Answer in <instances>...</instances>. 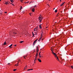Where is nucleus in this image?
I'll use <instances>...</instances> for the list:
<instances>
[{
	"label": "nucleus",
	"instance_id": "nucleus-1",
	"mask_svg": "<svg viewBox=\"0 0 73 73\" xmlns=\"http://www.w3.org/2000/svg\"><path fill=\"white\" fill-rule=\"evenodd\" d=\"M51 51H52V53L53 54V55H54V56H55V57H56L57 56V55H56V53H54V52H53V50H52V49H51Z\"/></svg>",
	"mask_w": 73,
	"mask_h": 73
},
{
	"label": "nucleus",
	"instance_id": "nucleus-2",
	"mask_svg": "<svg viewBox=\"0 0 73 73\" xmlns=\"http://www.w3.org/2000/svg\"><path fill=\"white\" fill-rule=\"evenodd\" d=\"M38 39H37L36 40H35L34 42L33 43V46H35V44H36V42L37 41Z\"/></svg>",
	"mask_w": 73,
	"mask_h": 73
},
{
	"label": "nucleus",
	"instance_id": "nucleus-3",
	"mask_svg": "<svg viewBox=\"0 0 73 73\" xmlns=\"http://www.w3.org/2000/svg\"><path fill=\"white\" fill-rule=\"evenodd\" d=\"M36 51L37 52H38L39 51V49L38 46H36Z\"/></svg>",
	"mask_w": 73,
	"mask_h": 73
},
{
	"label": "nucleus",
	"instance_id": "nucleus-4",
	"mask_svg": "<svg viewBox=\"0 0 73 73\" xmlns=\"http://www.w3.org/2000/svg\"><path fill=\"white\" fill-rule=\"evenodd\" d=\"M36 51L37 52H38L39 51V49L38 46H36Z\"/></svg>",
	"mask_w": 73,
	"mask_h": 73
},
{
	"label": "nucleus",
	"instance_id": "nucleus-5",
	"mask_svg": "<svg viewBox=\"0 0 73 73\" xmlns=\"http://www.w3.org/2000/svg\"><path fill=\"white\" fill-rule=\"evenodd\" d=\"M10 3V2L8 1L7 2H6L4 3L5 4H6V5H8Z\"/></svg>",
	"mask_w": 73,
	"mask_h": 73
},
{
	"label": "nucleus",
	"instance_id": "nucleus-6",
	"mask_svg": "<svg viewBox=\"0 0 73 73\" xmlns=\"http://www.w3.org/2000/svg\"><path fill=\"white\" fill-rule=\"evenodd\" d=\"M38 61L39 62H41V60H40V59H39V58H38Z\"/></svg>",
	"mask_w": 73,
	"mask_h": 73
},
{
	"label": "nucleus",
	"instance_id": "nucleus-7",
	"mask_svg": "<svg viewBox=\"0 0 73 73\" xmlns=\"http://www.w3.org/2000/svg\"><path fill=\"white\" fill-rule=\"evenodd\" d=\"M32 11L33 12H35V9L34 8L33 9H32Z\"/></svg>",
	"mask_w": 73,
	"mask_h": 73
},
{
	"label": "nucleus",
	"instance_id": "nucleus-8",
	"mask_svg": "<svg viewBox=\"0 0 73 73\" xmlns=\"http://www.w3.org/2000/svg\"><path fill=\"white\" fill-rule=\"evenodd\" d=\"M56 57V59L58 60H59V59L58 56H56V57Z\"/></svg>",
	"mask_w": 73,
	"mask_h": 73
},
{
	"label": "nucleus",
	"instance_id": "nucleus-9",
	"mask_svg": "<svg viewBox=\"0 0 73 73\" xmlns=\"http://www.w3.org/2000/svg\"><path fill=\"white\" fill-rule=\"evenodd\" d=\"M42 34H41V38H40L39 39V40H41V38H42Z\"/></svg>",
	"mask_w": 73,
	"mask_h": 73
},
{
	"label": "nucleus",
	"instance_id": "nucleus-10",
	"mask_svg": "<svg viewBox=\"0 0 73 73\" xmlns=\"http://www.w3.org/2000/svg\"><path fill=\"white\" fill-rule=\"evenodd\" d=\"M35 29L36 31H37V32H38V29L35 28Z\"/></svg>",
	"mask_w": 73,
	"mask_h": 73
},
{
	"label": "nucleus",
	"instance_id": "nucleus-11",
	"mask_svg": "<svg viewBox=\"0 0 73 73\" xmlns=\"http://www.w3.org/2000/svg\"><path fill=\"white\" fill-rule=\"evenodd\" d=\"M37 58H36V57H35V59L34 61H35L37 60Z\"/></svg>",
	"mask_w": 73,
	"mask_h": 73
},
{
	"label": "nucleus",
	"instance_id": "nucleus-12",
	"mask_svg": "<svg viewBox=\"0 0 73 73\" xmlns=\"http://www.w3.org/2000/svg\"><path fill=\"white\" fill-rule=\"evenodd\" d=\"M39 28L40 29L42 28V27H41V25H39Z\"/></svg>",
	"mask_w": 73,
	"mask_h": 73
},
{
	"label": "nucleus",
	"instance_id": "nucleus-13",
	"mask_svg": "<svg viewBox=\"0 0 73 73\" xmlns=\"http://www.w3.org/2000/svg\"><path fill=\"white\" fill-rule=\"evenodd\" d=\"M27 68V66H25V68H24V69L25 70Z\"/></svg>",
	"mask_w": 73,
	"mask_h": 73
},
{
	"label": "nucleus",
	"instance_id": "nucleus-14",
	"mask_svg": "<svg viewBox=\"0 0 73 73\" xmlns=\"http://www.w3.org/2000/svg\"><path fill=\"white\" fill-rule=\"evenodd\" d=\"M6 44H7L6 43V42H4V44H3V45H6Z\"/></svg>",
	"mask_w": 73,
	"mask_h": 73
},
{
	"label": "nucleus",
	"instance_id": "nucleus-15",
	"mask_svg": "<svg viewBox=\"0 0 73 73\" xmlns=\"http://www.w3.org/2000/svg\"><path fill=\"white\" fill-rule=\"evenodd\" d=\"M24 42L23 41H20L19 42L21 43H22L23 42Z\"/></svg>",
	"mask_w": 73,
	"mask_h": 73
},
{
	"label": "nucleus",
	"instance_id": "nucleus-16",
	"mask_svg": "<svg viewBox=\"0 0 73 73\" xmlns=\"http://www.w3.org/2000/svg\"><path fill=\"white\" fill-rule=\"evenodd\" d=\"M57 9H56L55 10V13H56L57 12Z\"/></svg>",
	"mask_w": 73,
	"mask_h": 73
},
{
	"label": "nucleus",
	"instance_id": "nucleus-17",
	"mask_svg": "<svg viewBox=\"0 0 73 73\" xmlns=\"http://www.w3.org/2000/svg\"><path fill=\"white\" fill-rule=\"evenodd\" d=\"M10 1L12 2V3H13L14 2V1L13 0H11Z\"/></svg>",
	"mask_w": 73,
	"mask_h": 73
},
{
	"label": "nucleus",
	"instance_id": "nucleus-18",
	"mask_svg": "<svg viewBox=\"0 0 73 73\" xmlns=\"http://www.w3.org/2000/svg\"><path fill=\"white\" fill-rule=\"evenodd\" d=\"M39 20H40V22H41V21H42V20L41 19H39Z\"/></svg>",
	"mask_w": 73,
	"mask_h": 73
},
{
	"label": "nucleus",
	"instance_id": "nucleus-19",
	"mask_svg": "<svg viewBox=\"0 0 73 73\" xmlns=\"http://www.w3.org/2000/svg\"><path fill=\"white\" fill-rule=\"evenodd\" d=\"M65 3V2H64V3H62V4H61L62 5V6L64 4V3Z\"/></svg>",
	"mask_w": 73,
	"mask_h": 73
},
{
	"label": "nucleus",
	"instance_id": "nucleus-20",
	"mask_svg": "<svg viewBox=\"0 0 73 73\" xmlns=\"http://www.w3.org/2000/svg\"><path fill=\"white\" fill-rule=\"evenodd\" d=\"M38 55V52H37L35 56H37Z\"/></svg>",
	"mask_w": 73,
	"mask_h": 73
},
{
	"label": "nucleus",
	"instance_id": "nucleus-21",
	"mask_svg": "<svg viewBox=\"0 0 73 73\" xmlns=\"http://www.w3.org/2000/svg\"><path fill=\"white\" fill-rule=\"evenodd\" d=\"M22 9V6H21V8H20V10H21V9Z\"/></svg>",
	"mask_w": 73,
	"mask_h": 73
},
{
	"label": "nucleus",
	"instance_id": "nucleus-22",
	"mask_svg": "<svg viewBox=\"0 0 73 73\" xmlns=\"http://www.w3.org/2000/svg\"><path fill=\"white\" fill-rule=\"evenodd\" d=\"M12 46V44H11L10 46H9V47H11Z\"/></svg>",
	"mask_w": 73,
	"mask_h": 73
},
{
	"label": "nucleus",
	"instance_id": "nucleus-23",
	"mask_svg": "<svg viewBox=\"0 0 73 73\" xmlns=\"http://www.w3.org/2000/svg\"><path fill=\"white\" fill-rule=\"evenodd\" d=\"M32 35H34L35 34H34L33 33V32H32Z\"/></svg>",
	"mask_w": 73,
	"mask_h": 73
},
{
	"label": "nucleus",
	"instance_id": "nucleus-24",
	"mask_svg": "<svg viewBox=\"0 0 73 73\" xmlns=\"http://www.w3.org/2000/svg\"><path fill=\"white\" fill-rule=\"evenodd\" d=\"M17 70V69H14L13 70L14 71H15Z\"/></svg>",
	"mask_w": 73,
	"mask_h": 73
},
{
	"label": "nucleus",
	"instance_id": "nucleus-25",
	"mask_svg": "<svg viewBox=\"0 0 73 73\" xmlns=\"http://www.w3.org/2000/svg\"><path fill=\"white\" fill-rule=\"evenodd\" d=\"M39 56V58H41V55H40Z\"/></svg>",
	"mask_w": 73,
	"mask_h": 73
},
{
	"label": "nucleus",
	"instance_id": "nucleus-26",
	"mask_svg": "<svg viewBox=\"0 0 73 73\" xmlns=\"http://www.w3.org/2000/svg\"><path fill=\"white\" fill-rule=\"evenodd\" d=\"M20 0V1H21V2H22L24 0Z\"/></svg>",
	"mask_w": 73,
	"mask_h": 73
},
{
	"label": "nucleus",
	"instance_id": "nucleus-27",
	"mask_svg": "<svg viewBox=\"0 0 73 73\" xmlns=\"http://www.w3.org/2000/svg\"><path fill=\"white\" fill-rule=\"evenodd\" d=\"M41 17H40V16H39L38 19H41Z\"/></svg>",
	"mask_w": 73,
	"mask_h": 73
},
{
	"label": "nucleus",
	"instance_id": "nucleus-28",
	"mask_svg": "<svg viewBox=\"0 0 73 73\" xmlns=\"http://www.w3.org/2000/svg\"><path fill=\"white\" fill-rule=\"evenodd\" d=\"M71 68L72 69H73V66H71Z\"/></svg>",
	"mask_w": 73,
	"mask_h": 73
},
{
	"label": "nucleus",
	"instance_id": "nucleus-29",
	"mask_svg": "<svg viewBox=\"0 0 73 73\" xmlns=\"http://www.w3.org/2000/svg\"><path fill=\"white\" fill-rule=\"evenodd\" d=\"M35 28L37 29H38V27H36Z\"/></svg>",
	"mask_w": 73,
	"mask_h": 73
},
{
	"label": "nucleus",
	"instance_id": "nucleus-30",
	"mask_svg": "<svg viewBox=\"0 0 73 73\" xmlns=\"http://www.w3.org/2000/svg\"><path fill=\"white\" fill-rule=\"evenodd\" d=\"M18 64H19L18 63L17 64V65H16V66H18Z\"/></svg>",
	"mask_w": 73,
	"mask_h": 73
},
{
	"label": "nucleus",
	"instance_id": "nucleus-31",
	"mask_svg": "<svg viewBox=\"0 0 73 73\" xmlns=\"http://www.w3.org/2000/svg\"><path fill=\"white\" fill-rule=\"evenodd\" d=\"M30 70H31V69H29L27 70V71H30Z\"/></svg>",
	"mask_w": 73,
	"mask_h": 73
},
{
	"label": "nucleus",
	"instance_id": "nucleus-32",
	"mask_svg": "<svg viewBox=\"0 0 73 73\" xmlns=\"http://www.w3.org/2000/svg\"><path fill=\"white\" fill-rule=\"evenodd\" d=\"M42 17H41L40 19H41V20H42Z\"/></svg>",
	"mask_w": 73,
	"mask_h": 73
},
{
	"label": "nucleus",
	"instance_id": "nucleus-33",
	"mask_svg": "<svg viewBox=\"0 0 73 73\" xmlns=\"http://www.w3.org/2000/svg\"><path fill=\"white\" fill-rule=\"evenodd\" d=\"M35 35H37V33H36V32H35Z\"/></svg>",
	"mask_w": 73,
	"mask_h": 73
},
{
	"label": "nucleus",
	"instance_id": "nucleus-34",
	"mask_svg": "<svg viewBox=\"0 0 73 73\" xmlns=\"http://www.w3.org/2000/svg\"><path fill=\"white\" fill-rule=\"evenodd\" d=\"M36 31V30H35V28L34 29V31L35 32Z\"/></svg>",
	"mask_w": 73,
	"mask_h": 73
},
{
	"label": "nucleus",
	"instance_id": "nucleus-35",
	"mask_svg": "<svg viewBox=\"0 0 73 73\" xmlns=\"http://www.w3.org/2000/svg\"><path fill=\"white\" fill-rule=\"evenodd\" d=\"M51 49L52 50L53 49V48H52V47H51Z\"/></svg>",
	"mask_w": 73,
	"mask_h": 73
},
{
	"label": "nucleus",
	"instance_id": "nucleus-36",
	"mask_svg": "<svg viewBox=\"0 0 73 73\" xmlns=\"http://www.w3.org/2000/svg\"><path fill=\"white\" fill-rule=\"evenodd\" d=\"M59 14V13H57V16Z\"/></svg>",
	"mask_w": 73,
	"mask_h": 73
},
{
	"label": "nucleus",
	"instance_id": "nucleus-37",
	"mask_svg": "<svg viewBox=\"0 0 73 73\" xmlns=\"http://www.w3.org/2000/svg\"><path fill=\"white\" fill-rule=\"evenodd\" d=\"M7 13V12H5V14Z\"/></svg>",
	"mask_w": 73,
	"mask_h": 73
},
{
	"label": "nucleus",
	"instance_id": "nucleus-38",
	"mask_svg": "<svg viewBox=\"0 0 73 73\" xmlns=\"http://www.w3.org/2000/svg\"><path fill=\"white\" fill-rule=\"evenodd\" d=\"M33 70V69H31V70Z\"/></svg>",
	"mask_w": 73,
	"mask_h": 73
},
{
	"label": "nucleus",
	"instance_id": "nucleus-39",
	"mask_svg": "<svg viewBox=\"0 0 73 73\" xmlns=\"http://www.w3.org/2000/svg\"><path fill=\"white\" fill-rule=\"evenodd\" d=\"M43 57V56H41V57Z\"/></svg>",
	"mask_w": 73,
	"mask_h": 73
},
{
	"label": "nucleus",
	"instance_id": "nucleus-40",
	"mask_svg": "<svg viewBox=\"0 0 73 73\" xmlns=\"http://www.w3.org/2000/svg\"><path fill=\"white\" fill-rule=\"evenodd\" d=\"M16 46V45H14V46Z\"/></svg>",
	"mask_w": 73,
	"mask_h": 73
},
{
	"label": "nucleus",
	"instance_id": "nucleus-41",
	"mask_svg": "<svg viewBox=\"0 0 73 73\" xmlns=\"http://www.w3.org/2000/svg\"><path fill=\"white\" fill-rule=\"evenodd\" d=\"M40 55H40V53H39V56H40Z\"/></svg>",
	"mask_w": 73,
	"mask_h": 73
},
{
	"label": "nucleus",
	"instance_id": "nucleus-42",
	"mask_svg": "<svg viewBox=\"0 0 73 73\" xmlns=\"http://www.w3.org/2000/svg\"><path fill=\"white\" fill-rule=\"evenodd\" d=\"M15 33V34H17V33Z\"/></svg>",
	"mask_w": 73,
	"mask_h": 73
},
{
	"label": "nucleus",
	"instance_id": "nucleus-43",
	"mask_svg": "<svg viewBox=\"0 0 73 73\" xmlns=\"http://www.w3.org/2000/svg\"><path fill=\"white\" fill-rule=\"evenodd\" d=\"M9 64H10V63H9L8 64V65H9Z\"/></svg>",
	"mask_w": 73,
	"mask_h": 73
},
{
	"label": "nucleus",
	"instance_id": "nucleus-44",
	"mask_svg": "<svg viewBox=\"0 0 73 73\" xmlns=\"http://www.w3.org/2000/svg\"><path fill=\"white\" fill-rule=\"evenodd\" d=\"M61 1H62V0H60V1L61 2Z\"/></svg>",
	"mask_w": 73,
	"mask_h": 73
},
{
	"label": "nucleus",
	"instance_id": "nucleus-45",
	"mask_svg": "<svg viewBox=\"0 0 73 73\" xmlns=\"http://www.w3.org/2000/svg\"><path fill=\"white\" fill-rule=\"evenodd\" d=\"M34 35H33V36H32V37H34Z\"/></svg>",
	"mask_w": 73,
	"mask_h": 73
},
{
	"label": "nucleus",
	"instance_id": "nucleus-46",
	"mask_svg": "<svg viewBox=\"0 0 73 73\" xmlns=\"http://www.w3.org/2000/svg\"><path fill=\"white\" fill-rule=\"evenodd\" d=\"M29 15H30L31 16V15L30 13H29Z\"/></svg>",
	"mask_w": 73,
	"mask_h": 73
},
{
	"label": "nucleus",
	"instance_id": "nucleus-47",
	"mask_svg": "<svg viewBox=\"0 0 73 73\" xmlns=\"http://www.w3.org/2000/svg\"><path fill=\"white\" fill-rule=\"evenodd\" d=\"M36 7V5H35V6L34 7Z\"/></svg>",
	"mask_w": 73,
	"mask_h": 73
},
{
	"label": "nucleus",
	"instance_id": "nucleus-48",
	"mask_svg": "<svg viewBox=\"0 0 73 73\" xmlns=\"http://www.w3.org/2000/svg\"><path fill=\"white\" fill-rule=\"evenodd\" d=\"M60 6H62V5L61 4L60 5Z\"/></svg>",
	"mask_w": 73,
	"mask_h": 73
},
{
	"label": "nucleus",
	"instance_id": "nucleus-49",
	"mask_svg": "<svg viewBox=\"0 0 73 73\" xmlns=\"http://www.w3.org/2000/svg\"><path fill=\"white\" fill-rule=\"evenodd\" d=\"M40 41V40H38V41Z\"/></svg>",
	"mask_w": 73,
	"mask_h": 73
},
{
	"label": "nucleus",
	"instance_id": "nucleus-50",
	"mask_svg": "<svg viewBox=\"0 0 73 73\" xmlns=\"http://www.w3.org/2000/svg\"><path fill=\"white\" fill-rule=\"evenodd\" d=\"M27 3V2H25V3Z\"/></svg>",
	"mask_w": 73,
	"mask_h": 73
},
{
	"label": "nucleus",
	"instance_id": "nucleus-51",
	"mask_svg": "<svg viewBox=\"0 0 73 73\" xmlns=\"http://www.w3.org/2000/svg\"><path fill=\"white\" fill-rule=\"evenodd\" d=\"M37 57V56H36V58Z\"/></svg>",
	"mask_w": 73,
	"mask_h": 73
},
{
	"label": "nucleus",
	"instance_id": "nucleus-52",
	"mask_svg": "<svg viewBox=\"0 0 73 73\" xmlns=\"http://www.w3.org/2000/svg\"><path fill=\"white\" fill-rule=\"evenodd\" d=\"M34 63H36V62L35 61H34Z\"/></svg>",
	"mask_w": 73,
	"mask_h": 73
},
{
	"label": "nucleus",
	"instance_id": "nucleus-53",
	"mask_svg": "<svg viewBox=\"0 0 73 73\" xmlns=\"http://www.w3.org/2000/svg\"><path fill=\"white\" fill-rule=\"evenodd\" d=\"M13 5H14L13 4H12Z\"/></svg>",
	"mask_w": 73,
	"mask_h": 73
},
{
	"label": "nucleus",
	"instance_id": "nucleus-54",
	"mask_svg": "<svg viewBox=\"0 0 73 73\" xmlns=\"http://www.w3.org/2000/svg\"><path fill=\"white\" fill-rule=\"evenodd\" d=\"M15 66H17V64H15Z\"/></svg>",
	"mask_w": 73,
	"mask_h": 73
},
{
	"label": "nucleus",
	"instance_id": "nucleus-55",
	"mask_svg": "<svg viewBox=\"0 0 73 73\" xmlns=\"http://www.w3.org/2000/svg\"><path fill=\"white\" fill-rule=\"evenodd\" d=\"M24 58L25 59V56H24Z\"/></svg>",
	"mask_w": 73,
	"mask_h": 73
},
{
	"label": "nucleus",
	"instance_id": "nucleus-56",
	"mask_svg": "<svg viewBox=\"0 0 73 73\" xmlns=\"http://www.w3.org/2000/svg\"><path fill=\"white\" fill-rule=\"evenodd\" d=\"M48 27H46V28H48Z\"/></svg>",
	"mask_w": 73,
	"mask_h": 73
},
{
	"label": "nucleus",
	"instance_id": "nucleus-57",
	"mask_svg": "<svg viewBox=\"0 0 73 73\" xmlns=\"http://www.w3.org/2000/svg\"><path fill=\"white\" fill-rule=\"evenodd\" d=\"M55 9V8H54V9Z\"/></svg>",
	"mask_w": 73,
	"mask_h": 73
},
{
	"label": "nucleus",
	"instance_id": "nucleus-58",
	"mask_svg": "<svg viewBox=\"0 0 73 73\" xmlns=\"http://www.w3.org/2000/svg\"><path fill=\"white\" fill-rule=\"evenodd\" d=\"M42 33H43V32L42 31Z\"/></svg>",
	"mask_w": 73,
	"mask_h": 73
},
{
	"label": "nucleus",
	"instance_id": "nucleus-59",
	"mask_svg": "<svg viewBox=\"0 0 73 73\" xmlns=\"http://www.w3.org/2000/svg\"><path fill=\"white\" fill-rule=\"evenodd\" d=\"M1 1V0H0V1Z\"/></svg>",
	"mask_w": 73,
	"mask_h": 73
},
{
	"label": "nucleus",
	"instance_id": "nucleus-60",
	"mask_svg": "<svg viewBox=\"0 0 73 73\" xmlns=\"http://www.w3.org/2000/svg\"><path fill=\"white\" fill-rule=\"evenodd\" d=\"M31 3V2L29 3H30H30Z\"/></svg>",
	"mask_w": 73,
	"mask_h": 73
},
{
	"label": "nucleus",
	"instance_id": "nucleus-61",
	"mask_svg": "<svg viewBox=\"0 0 73 73\" xmlns=\"http://www.w3.org/2000/svg\"><path fill=\"white\" fill-rule=\"evenodd\" d=\"M40 53H40H41V52H40V53Z\"/></svg>",
	"mask_w": 73,
	"mask_h": 73
},
{
	"label": "nucleus",
	"instance_id": "nucleus-62",
	"mask_svg": "<svg viewBox=\"0 0 73 73\" xmlns=\"http://www.w3.org/2000/svg\"><path fill=\"white\" fill-rule=\"evenodd\" d=\"M49 1H50V0H48Z\"/></svg>",
	"mask_w": 73,
	"mask_h": 73
},
{
	"label": "nucleus",
	"instance_id": "nucleus-63",
	"mask_svg": "<svg viewBox=\"0 0 73 73\" xmlns=\"http://www.w3.org/2000/svg\"><path fill=\"white\" fill-rule=\"evenodd\" d=\"M42 40H43V39Z\"/></svg>",
	"mask_w": 73,
	"mask_h": 73
},
{
	"label": "nucleus",
	"instance_id": "nucleus-64",
	"mask_svg": "<svg viewBox=\"0 0 73 73\" xmlns=\"http://www.w3.org/2000/svg\"><path fill=\"white\" fill-rule=\"evenodd\" d=\"M47 30H48V29H47Z\"/></svg>",
	"mask_w": 73,
	"mask_h": 73
}]
</instances>
